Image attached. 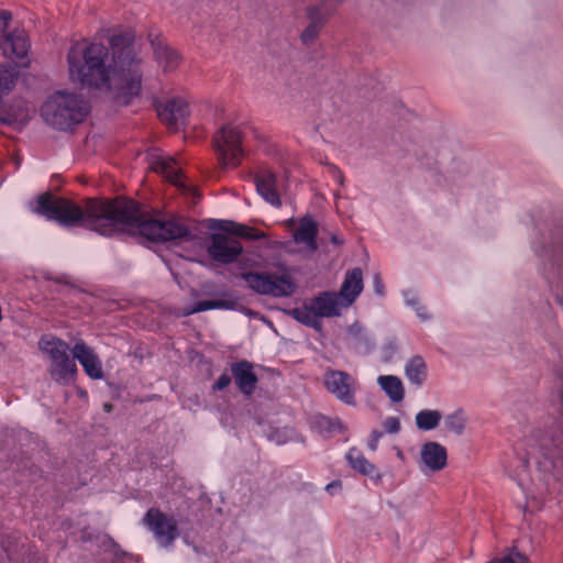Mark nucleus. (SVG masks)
<instances>
[{
	"instance_id": "f257e3e1",
	"label": "nucleus",
	"mask_w": 563,
	"mask_h": 563,
	"mask_svg": "<svg viewBox=\"0 0 563 563\" xmlns=\"http://www.w3.org/2000/svg\"><path fill=\"white\" fill-rule=\"evenodd\" d=\"M32 210L59 224L80 225L104 236L119 232V225L136 229L139 234L152 242L189 239L191 230L184 221L146 218L143 206L131 198L118 196L113 199L88 198L79 206L74 201L44 192L37 197Z\"/></svg>"
},
{
	"instance_id": "f03ea898",
	"label": "nucleus",
	"mask_w": 563,
	"mask_h": 563,
	"mask_svg": "<svg viewBox=\"0 0 563 563\" xmlns=\"http://www.w3.org/2000/svg\"><path fill=\"white\" fill-rule=\"evenodd\" d=\"M109 45L113 70L104 89L117 103L128 106L141 96L143 84V60L135 47V32L129 29L113 34Z\"/></svg>"
},
{
	"instance_id": "7ed1b4c3",
	"label": "nucleus",
	"mask_w": 563,
	"mask_h": 563,
	"mask_svg": "<svg viewBox=\"0 0 563 563\" xmlns=\"http://www.w3.org/2000/svg\"><path fill=\"white\" fill-rule=\"evenodd\" d=\"M110 53L102 43L71 46L67 54L70 78L87 88L104 89L113 70Z\"/></svg>"
},
{
	"instance_id": "20e7f679",
	"label": "nucleus",
	"mask_w": 563,
	"mask_h": 563,
	"mask_svg": "<svg viewBox=\"0 0 563 563\" xmlns=\"http://www.w3.org/2000/svg\"><path fill=\"white\" fill-rule=\"evenodd\" d=\"M89 111V102L80 95L64 90L51 95L41 108L43 119L60 131L81 123Z\"/></svg>"
},
{
	"instance_id": "39448f33",
	"label": "nucleus",
	"mask_w": 563,
	"mask_h": 563,
	"mask_svg": "<svg viewBox=\"0 0 563 563\" xmlns=\"http://www.w3.org/2000/svg\"><path fill=\"white\" fill-rule=\"evenodd\" d=\"M38 349L49 358L47 371L55 383L67 386L76 380V358L70 357L68 343L54 335H43L38 341Z\"/></svg>"
},
{
	"instance_id": "423d86ee",
	"label": "nucleus",
	"mask_w": 563,
	"mask_h": 563,
	"mask_svg": "<svg viewBox=\"0 0 563 563\" xmlns=\"http://www.w3.org/2000/svg\"><path fill=\"white\" fill-rule=\"evenodd\" d=\"M241 277L246 282L250 289L263 296L288 297L297 288L291 276L287 274L246 272L242 273Z\"/></svg>"
},
{
	"instance_id": "0eeeda50",
	"label": "nucleus",
	"mask_w": 563,
	"mask_h": 563,
	"mask_svg": "<svg viewBox=\"0 0 563 563\" xmlns=\"http://www.w3.org/2000/svg\"><path fill=\"white\" fill-rule=\"evenodd\" d=\"M212 143L222 166L236 167L240 164L243 150L242 132L238 126L223 125L214 133Z\"/></svg>"
},
{
	"instance_id": "6e6552de",
	"label": "nucleus",
	"mask_w": 563,
	"mask_h": 563,
	"mask_svg": "<svg viewBox=\"0 0 563 563\" xmlns=\"http://www.w3.org/2000/svg\"><path fill=\"white\" fill-rule=\"evenodd\" d=\"M142 522L164 548L170 547L179 534L175 518L167 516L159 508H150Z\"/></svg>"
},
{
	"instance_id": "1a4fd4ad",
	"label": "nucleus",
	"mask_w": 563,
	"mask_h": 563,
	"mask_svg": "<svg viewBox=\"0 0 563 563\" xmlns=\"http://www.w3.org/2000/svg\"><path fill=\"white\" fill-rule=\"evenodd\" d=\"M325 389L340 401L349 406H355V393L357 382L355 377L344 371L327 369L323 376Z\"/></svg>"
},
{
	"instance_id": "9d476101",
	"label": "nucleus",
	"mask_w": 563,
	"mask_h": 563,
	"mask_svg": "<svg viewBox=\"0 0 563 563\" xmlns=\"http://www.w3.org/2000/svg\"><path fill=\"white\" fill-rule=\"evenodd\" d=\"M243 246L238 239L223 231L212 233L207 245V253L214 262L232 264L242 254Z\"/></svg>"
},
{
	"instance_id": "9b49d317",
	"label": "nucleus",
	"mask_w": 563,
	"mask_h": 563,
	"mask_svg": "<svg viewBox=\"0 0 563 563\" xmlns=\"http://www.w3.org/2000/svg\"><path fill=\"white\" fill-rule=\"evenodd\" d=\"M341 2L342 0H322L321 8L325 11V16L322 15L319 7H309L307 9L309 24L300 35L301 42L305 45H310L314 42L327 21V16H329L334 8Z\"/></svg>"
},
{
	"instance_id": "f8f14e48",
	"label": "nucleus",
	"mask_w": 563,
	"mask_h": 563,
	"mask_svg": "<svg viewBox=\"0 0 563 563\" xmlns=\"http://www.w3.org/2000/svg\"><path fill=\"white\" fill-rule=\"evenodd\" d=\"M147 38L156 62L165 73L173 71L180 65V54L172 48L159 33L150 32Z\"/></svg>"
},
{
	"instance_id": "ddd939ff",
	"label": "nucleus",
	"mask_w": 563,
	"mask_h": 563,
	"mask_svg": "<svg viewBox=\"0 0 563 563\" xmlns=\"http://www.w3.org/2000/svg\"><path fill=\"white\" fill-rule=\"evenodd\" d=\"M230 371L238 389L246 397H251L258 383V377L254 372L253 363L241 360L230 365Z\"/></svg>"
},
{
	"instance_id": "4468645a",
	"label": "nucleus",
	"mask_w": 563,
	"mask_h": 563,
	"mask_svg": "<svg viewBox=\"0 0 563 563\" xmlns=\"http://www.w3.org/2000/svg\"><path fill=\"white\" fill-rule=\"evenodd\" d=\"M74 358L84 367L85 373L92 379H101L103 371L101 362L93 350L88 346L82 340L76 342L73 350Z\"/></svg>"
},
{
	"instance_id": "2eb2a0df",
	"label": "nucleus",
	"mask_w": 563,
	"mask_h": 563,
	"mask_svg": "<svg viewBox=\"0 0 563 563\" xmlns=\"http://www.w3.org/2000/svg\"><path fill=\"white\" fill-rule=\"evenodd\" d=\"M256 190L261 197L275 208L282 207V198L277 190V176L269 169H261L254 176Z\"/></svg>"
},
{
	"instance_id": "dca6fc26",
	"label": "nucleus",
	"mask_w": 563,
	"mask_h": 563,
	"mask_svg": "<svg viewBox=\"0 0 563 563\" xmlns=\"http://www.w3.org/2000/svg\"><path fill=\"white\" fill-rule=\"evenodd\" d=\"M3 55L9 59H24L27 56L30 44L24 31L9 32L0 40Z\"/></svg>"
},
{
	"instance_id": "f3484780",
	"label": "nucleus",
	"mask_w": 563,
	"mask_h": 563,
	"mask_svg": "<svg viewBox=\"0 0 563 563\" xmlns=\"http://www.w3.org/2000/svg\"><path fill=\"white\" fill-rule=\"evenodd\" d=\"M310 302L320 319L339 317L342 309L349 307L343 305L344 300L338 292L333 291H322L312 298Z\"/></svg>"
},
{
	"instance_id": "a211bd4d",
	"label": "nucleus",
	"mask_w": 563,
	"mask_h": 563,
	"mask_svg": "<svg viewBox=\"0 0 563 563\" xmlns=\"http://www.w3.org/2000/svg\"><path fill=\"white\" fill-rule=\"evenodd\" d=\"M157 111L164 123L177 128L179 124H184L189 117V104L183 98H172Z\"/></svg>"
},
{
	"instance_id": "6ab92c4d",
	"label": "nucleus",
	"mask_w": 563,
	"mask_h": 563,
	"mask_svg": "<svg viewBox=\"0 0 563 563\" xmlns=\"http://www.w3.org/2000/svg\"><path fill=\"white\" fill-rule=\"evenodd\" d=\"M363 290V273L356 267L347 271L338 294L344 300L343 305L351 306Z\"/></svg>"
},
{
	"instance_id": "aec40b11",
	"label": "nucleus",
	"mask_w": 563,
	"mask_h": 563,
	"mask_svg": "<svg viewBox=\"0 0 563 563\" xmlns=\"http://www.w3.org/2000/svg\"><path fill=\"white\" fill-rule=\"evenodd\" d=\"M420 456L424 465L433 472L441 471L446 466V450L437 442L424 443L421 448Z\"/></svg>"
},
{
	"instance_id": "412c9836",
	"label": "nucleus",
	"mask_w": 563,
	"mask_h": 563,
	"mask_svg": "<svg viewBox=\"0 0 563 563\" xmlns=\"http://www.w3.org/2000/svg\"><path fill=\"white\" fill-rule=\"evenodd\" d=\"M317 235V222L310 217H303L294 233V240L299 244H305L310 252H316L318 249Z\"/></svg>"
},
{
	"instance_id": "4be33fe9",
	"label": "nucleus",
	"mask_w": 563,
	"mask_h": 563,
	"mask_svg": "<svg viewBox=\"0 0 563 563\" xmlns=\"http://www.w3.org/2000/svg\"><path fill=\"white\" fill-rule=\"evenodd\" d=\"M210 229H219L225 234L233 236L234 239L243 238L246 240H260L265 236L264 233L257 231L245 224H241L230 220L217 221V225H211Z\"/></svg>"
},
{
	"instance_id": "5701e85b",
	"label": "nucleus",
	"mask_w": 563,
	"mask_h": 563,
	"mask_svg": "<svg viewBox=\"0 0 563 563\" xmlns=\"http://www.w3.org/2000/svg\"><path fill=\"white\" fill-rule=\"evenodd\" d=\"M405 375L410 384L420 388L428 377V366L421 355L412 356L405 366Z\"/></svg>"
},
{
	"instance_id": "b1692460",
	"label": "nucleus",
	"mask_w": 563,
	"mask_h": 563,
	"mask_svg": "<svg viewBox=\"0 0 563 563\" xmlns=\"http://www.w3.org/2000/svg\"><path fill=\"white\" fill-rule=\"evenodd\" d=\"M29 120V108L24 101H14L0 111V123L16 124Z\"/></svg>"
},
{
	"instance_id": "393cba45",
	"label": "nucleus",
	"mask_w": 563,
	"mask_h": 563,
	"mask_svg": "<svg viewBox=\"0 0 563 563\" xmlns=\"http://www.w3.org/2000/svg\"><path fill=\"white\" fill-rule=\"evenodd\" d=\"M296 321L310 327L317 331L322 330V322L320 318L318 317L316 310L313 309V306L311 302L308 305H303L302 307H297L288 312Z\"/></svg>"
},
{
	"instance_id": "a878e982",
	"label": "nucleus",
	"mask_w": 563,
	"mask_h": 563,
	"mask_svg": "<svg viewBox=\"0 0 563 563\" xmlns=\"http://www.w3.org/2000/svg\"><path fill=\"white\" fill-rule=\"evenodd\" d=\"M382 389L394 402H400L405 397V389L399 377L394 375H382L377 379Z\"/></svg>"
},
{
	"instance_id": "bb28decb",
	"label": "nucleus",
	"mask_w": 563,
	"mask_h": 563,
	"mask_svg": "<svg viewBox=\"0 0 563 563\" xmlns=\"http://www.w3.org/2000/svg\"><path fill=\"white\" fill-rule=\"evenodd\" d=\"M540 449L543 455L552 461H563V445L560 438H555L554 434H543L539 439Z\"/></svg>"
},
{
	"instance_id": "cd10ccee",
	"label": "nucleus",
	"mask_w": 563,
	"mask_h": 563,
	"mask_svg": "<svg viewBox=\"0 0 563 563\" xmlns=\"http://www.w3.org/2000/svg\"><path fill=\"white\" fill-rule=\"evenodd\" d=\"M236 308V300H201L195 302L191 307L187 308L184 311V316L194 314L201 311H207L211 309H227L234 310Z\"/></svg>"
},
{
	"instance_id": "c85d7f7f",
	"label": "nucleus",
	"mask_w": 563,
	"mask_h": 563,
	"mask_svg": "<svg viewBox=\"0 0 563 563\" xmlns=\"http://www.w3.org/2000/svg\"><path fill=\"white\" fill-rule=\"evenodd\" d=\"M346 461L350 466L362 475H372L376 467L357 449L352 448L346 454Z\"/></svg>"
},
{
	"instance_id": "c756f323",
	"label": "nucleus",
	"mask_w": 563,
	"mask_h": 563,
	"mask_svg": "<svg viewBox=\"0 0 563 563\" xmlns=\"http://www.w3.org/2000/svg\"><path fill=\"white\" fill-rule=\"evenodd\" d=\"M314 427L319 433L328 437L346 431V427L342 423L340 418H330L322 415L316 417Z\"/></svg>"
},
{
	"instance_id": "7c9ffc66",
	"label": "nucleus",
	"mask_w": 563,
	"mask_h": 563,
	"mask_svg": "<svg viewBox=\"0 0 563 563\" xmlns=\"http://www.w3.org/2000/svg\"><path fill=\"white\" fill-rule=\"evenodd\" d=\"M153 169L162 173L165 177L174 185H178L181 173L175 167V161L173 158H161L153 163Z\"/></svg>"
},
{
	"instance_id": "2f4dec72",
	"label": "nucleus",
	"mask_w": 563,
	"mask_h": 563,
	"mask_svg": "<svg viewBox=\"0 0 563 563\" xmlns=\"http://www.w3.org/2000/svg\"><path fill=\"white\" fill-rule=\"evenodd\" d=\"M442 415L438 410H421L416 416V424L420 430H432L439 426Z\"/></svg>"
},
{
	"instance_id": "473e14b6",
	"label": "nucleus",
	"mask_w": 563,
	"mask_h": 563,
	"mask_svg": "<svg viewBox=\"0 0 563 563\" xmlns=\"http://www.w3.org/2000/svg\"><path fill=\"white\" fill-rule=\"evenodd\" d=\"M466 418L462 410H457L445 418L444 427L448 431L461 434L464 431Z\"/></svg>"
},
{
	"instance_id": "72a5a7b5",
	"label": "nucleus",
	"mask_w": 563,
	"mask_h": 563,
	"mask_svg": "<svg viewBox=\"0 0 563 563\" xmlns=\"http://www.w3.org/2000/svg\"><path fill=\"white\" fill-rule=\"evenodd\" d=\"M383 427L386 433H398L400 430V421L397 417H388L384 420Z\"/></svg>"
},
{
	"instance_id": "f704fd0d",
	"label": "nucleus",
	"mask_w": 563,
	"mask_h": 563,
	"mask_svg": "<svg viewBox=\"0 0 563 563\" xmlns=\"http://www.w3.org/2000/svg\"><path fill=\"white\" fill-rule=\"evenodd\" d=\"M231 380H232L231 376L227 373H223L222 375H220V377L217 379V382L212 385V390H214V391L223 390L231 384Z\"/></svg>"
},
{
	"instance_id": "c9c22d12",
	"label": "nucleus",
	"mask_w": 563,
	"mask_h": 563,
	"mask_svg": "<svg viewBox=\"0 0 563 563\" xmlns=\"http://www.w3.org/2000/svg\"><path fill=\"white\" fill-rule=\"evenodd\" d=\"M12 20V13L8 10H0V31L4 32Z\"/></svg>"
},
{
	"instance_id": "e433bc0d",
	"label": "nucleus",
	"mask_w": 563,
	"mask_h": 563,
	"mask_svg": "<svg viewBox=\"0 0 563 563\" xmlns=\"http://www.w3.org/2000/svg\"><path fill=\"white\" fill-rule=\"evenodd\" d=\"M383 437V432L378 430L372 431L371 440L368 442V446L372 451H375L378 444L379 439Z\"/></svg>"
},
{
	"instance_id": "4c0bfd02",
	"label": "nucleus",
	"mask_w": 563,
	"mask_h": 563,
	"mask_svg": "<svg viewBox=\"0 0 563 563\" xmlns=\"http://www.w3.org/2000/svg\"><path fill=\"white\" fill-rule=\"evenodd\" d=\"M342 487V483L341 481L336 479V481H333L332 483L328 484L325 489L327 492H329L330 494H333L334 490L336 489H341Z\"/></svg>"
},
{
	"instance_id": "58836bf2",
	"label": "nucleus",
	"mask_w": 563,
	"mask_h": 563,
	"mask_svg": "<svg viewBox=\"0 0 563 563\" xmlns=\"http://www.w3.org/2000/svg\"><path fill=\"white\" fill-rule=\"evenodd\" d=\"M376 291L380 295L383 294V286L380 285L378 277L376 278Z\"/></svg>"
},
{
	"instance_id": "ea45409f",
	"label": "nucleus",
	"mask_w": 563,
	"mask_h": 563,
	"mask_svg": "<svg viewBox=\"0 0 563 563\" xmlns=\"http://www.w3.org/2000/svg\"><path fill=\"white\" fill-rule=\"evenodd\" d=\"M331 241L334 244H342V242H343L342 240H339L336 235H332Z\"/></svg>"
},
{
	"instance_id": "a19ab883",
	"label": "nucleus",
	"mask_w": 563,
	"mask_h": 563,
	"mask_svg": "<svg viewBox=\"0 0 563 563\" xmlns=\"http://www.w3.org/2000/svg\"><path fill=\"white\" fill-rule=\"evenodd\" d=\"M104 410L106 411H110L111 410V405L110 404H104Z\"/></svg>"
},
{
	"instance_id": "79ce46f5",
	"label": "nucleus",
	"mask_w": 563,
	"mask_h": 563,
	"mask_svg": "<svg viewBox=\"0 0 563 563\" xmlns=\"http://www.w3.org/2000/svg\"><path fill=\"white\" fill-rule=\"evenodd\" d=\"M177 186H183V188H186V185H183L180 181L178 183Z\"/></svg>"
}]
</instances>
